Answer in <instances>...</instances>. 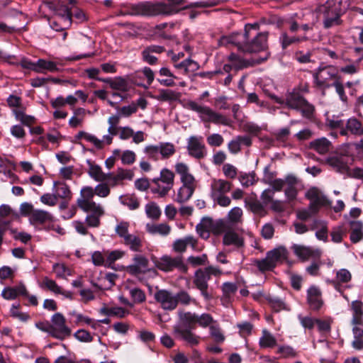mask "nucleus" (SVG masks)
Instances as JSON below:
<instances>
[{
  "label": "nucleus",
  "instance_id": "obj_1",
  "mask_svg": "<svg viewBox=\"0 0 363 363\" xmlns=\"http://www.w3.org/2000/svg\"><path fill=\"white\" fill-rule=\"evenodd\" d=\"M259 24H246L243 34L235 33L223 36L220 40L221 45H234L243 52H257L267 47L268 33L259 32Z\"/></svg>",
  "mask_w": 363,
  "mask_h": 363
},
{
  "label": "nucleus",
  "instance_id": "obj_2",
  "mask_svg": "<svg viewBox=\"0 0 363 363\" xmlns=\"http://www.w3.org/2000/svg\"><path fill=\"white\" fill-rule=\"evenodd\" d=\"M169 3L144 1L132 4L128 13L133 16H169L179 12L177 6L182 5L186 0H168Z\"/></svg>",
  "mask_w": 363,
  "mask_h": 363
},
{
  "label": "nucleus",
  "instance_id": "obj_3",
  "mask_svg": "<svg viewBox=\"0 0 363 363\" xmlns=\"http://www.w3.org/2000/svg\"><path fill=\"white\" fill-rule=\"evenodd\" d=\"M53 12V16L49 19L50 27L56 31H62L72 24V7L68 8L61 2H49L45 4Z\"/></svg>",
  "mask_w": 363,
  "mask_h": 363
},
{
  "label": "nucleus",
  "instance_id": "obj_4",
  "mask_svg": "<svg viewBox=\"0 0 363 363\" xmlns=\"http://www.w3.org/2000/svg\"><path fill=\"white\" fill-rule=\"evenodd\" d=\"M186 107L199 114V118L203 122H211L216 125L230 126L232 121L224 115L217 113L210 107L200 105L196 101H189Z\"/></svg>",
  "mask_w": 363,
  "mask_h": 363
},
{
  "label": "nucleus",
  "instance_id": "obj_5",
  "mask_svg": "<svg viewBox=\"0 0 363 363\" xmlns=\"http://www.w3.org/2000/svg\"><path fill=\"white\" fill-rule=\"evenodd\" d=\"M221 274L219 268L213 266L199 269L195 272L193 283L206 300H210L212 298V296L208 292V282L211 276L219 277Z\"/></svg>",
  "mask_w": 363,
  "mask_h": 363
},
{
  "label": "nucleus",
  "instance_id": "obj_6",
  "mask_svg": "<svg viewBox=\"0 0 363 363\" xmlns=\"http://www.w3.org/2000/svg\"><path fill=\"white\" fill-rule=\"evenodd\" d=\"M72 330L66 324V318L60 313H56L50 320V336L63 340L71 336Z\"/></svg>",
  "mask_w": 363,
  "mask_h": 363
},
{
  "label": "nucleus",
  "instance_id": "obj_7",
  "mask_svg": "<svg viewBox=\"0 0 363 363\" xmlns=\"http://www.w3.org/2000/svg\"><path fill=\"white\" fill-rule=\"evenodd\" d=\"M173 335L174 337L189 347H196L201 342V337L196 334L191 327H185L181 324L173 326Z\"/></svg>",
  "mask_w": 363,
  "mask_h": 363
},
{
  "label": "nucleus",
  "instance_id": "obj_8",
  "mask_svg": "<svg viewBox=\"0 0 363 363\" xmlns=\"http://www.w3.org/2000/svg\"><path fill=\"white\" fill-rule=\"evenodd\" d=\"M95 196L94 189L89 186H84L80 191V196L77 200V204L84 212L89 210L101 211V205L93 201Z\"/></svg>",
  "mask_w": 363,
  "mask_h": 363
},
{
  "label": "nucleus",
  "instance_id": "obj_9",
  "mask_svg": "<svg viewBox=\"0 0 363 363\" xmlns=\"http://www.w3.org/2000/svg\"><path fill=\"white\" fill-rule=\"evenodd\" d=\"M155 264L157 268L164 272H170L175 268L184 273H186L188 270V267L184 263L182 257L172 258L167 255L163 256L160 259L156 260Z\"/></svg>",
  "mask_w": 363,
  "mask_h": 363
},
{
  "label": "nucleus",
  "instance_id": "obj_10",
  "mask_svg": "<svg viewBox=\"0 0 363 363\" xmlns=\"http://www.w3.org/2000/svg\"><path fill=\"white\" fill-rule=\"evenodd\" d=\"M305 196L311 201L309 207L312 213H317L320 207L330 206L331 203L323 192L317 187L310 188L306 192Z\"/></svg>",
  "mask_w": 363,
  "mask_h": 363
},
{
  "label": "nucleus",
  "instance_id": "obj_11",
  "mask_svg": "<svg viewBox=\"0 0 363 363\" xmlns=\"http://www.w3.org/2000/svg\"><path fill=\"white\" fill-rule=\"evenodd\" d=\"M154 297L163 310L173 311L177 307L175 294L168 290H158L155 293Z\"/></svg>",
  "mask_w": 363,
  "mask_h": 363
},
{
  "label": "nucleus",
  "instance_id": "obj_12",
  "mask_svg": "<svg viewBox=\"0 0 363 363\" xmlns=\"http://www.w3.org/2000/svg\"><path fill=\"white\" fill-rule=\"evenodd\" d=\"M271 98L274 100L276 103L285 106L289 108L295 110L298 109L301 103L304 99V97L296 90L288 91L286 94L284 99L275 95L271 96Z\"/></svg>",
  "mask_w": 363,
  "mask_h": 363
},
{
  "label": "nucleus",
  "instance_id": "obj_13",
  "mask_svg": "<svg viewBox=\"0 0 363 363\" xmlns=\"http://www.w3.org/2000/svg\"><path fill=\"white\" fill-rule=\"evenodd\" d=\"M186 147L189 155L194 158L201 159L206 155V148L201 136H190L187 140Z\"/></svg>",
  "mask_w": 363,
  "mask_h": 363
},
{
  "label": "nucleus",
  "instance_id": "obj_14",
  "mask_svg": "<svg viewBox=\"0 0 363 363\" xmlns=\"http://www.w3.org/2000/svg\"><path fill=\"white\" fill-rule=\"evenodd\" d=\"M337 76V69L333 66L319 67L313 74L315 82L319 86H328V82L335 79Z\"/></svg>",
  "mask_w": 363,
  "mask_h": 363
},
{
  "label": "nucleus",
  "instance_id": "obj_15",
  "mask_svg": "<svg viewBox=\"0 0 363 363\" xmlns=\"http://www.w3.org/2000/svg\"><path fill=\"white\" fill-rule=\"evenodd\" d=\"M291 249L295 255L303 262L310 259H319L322 254L320 250L303 245L294 244Z\"/></svg>",
  "mask_w": 363,
  "mask_h": 363
},
{
  "label": "nucleus",
  "instance_id": "obj_16",
  "mask_svg": "<svg viewBox=\"0 0 363 363\" xmlns=\"http://www.w3.org/2000/svg\"><path fill=\"white\" fill-rule=\"evenodd\" d=\"M352 280V274L347 269H340L336 272L335 277L328 282L331 284L336 291L340 292L344 298L348 301V297L344 294L343 284L349 283Z\"/></svg>",
  "mask_w": 363,
  "mask_h": 363
},
{
  "label": "nucleus",
  "instance_id": "obj_17",
  "mask_svg": "<svg viewBox=\"0 0 363 363\" xmlns=\"http://www.w3.org/2000/svg\"><path fill=\"white\" fill-rule=\"evenodd\" d=\"M149 261L143 255H136L133 257V264L127 267V272L133 275L144 274L147 269Z\"/></svg>",
  "mask_w": 363,
  "mask_h": 363
},
{
  "label": "nucleus",
  "instance_id": "obj_18",
  "mask_svg": "<svg viewBox=\"0 0 363 363\" xmlns=\"http://www.w3.org/2000/svg\"><path fill=\"white\" fill-rule=\"evenodd\" d=\"M232 184L223 179H213L211 188V197L219 196L229 192L231 189Z\"/></svg>",
  "mask_w": 363,
  "mask_h": 363
},
{
  "label": "nucleus",
  "instance_id": "obj_19",
  "mask_svg": "<svg viewBox=\"0 0 363 363\" xmlns=\"http://www.w3.org/2000/svg\"><path fill=\"white\" fill-rule=\"evenodd\" d=\"M307 300L312 309L318 310L323 305L320 290L316 286H311L307 291Z\"/></svg>",
  "mask_w": 363,
  "mask_h": 363
},
{
  "label": "nucleus",
  "instance_id": "obj_20",
  "mask_svg": "<svg viewBox=\"0 0 363 363\" xmlns=\"http://www.w3.org/2000/svg\"><path fill=\"white\" fill-rule=\"evenodd\" d=\"M320 13L323 15V27L326 29L342 24L341 16L344 12L327 13L325 10L324 13Z\"/></svg>",
  "mask_w": 363,
  "mask_h": 363
},
{
  "label": "nucleus",
  "instance_id": "obj_21",
  "mask_svg": "<svg viewBox=\"0 0 363 363\" xmlns=\"http://www.w3.org/2000/svg\"><path fill=\"white\" fill-rule=\"evenodd\" d=\"M308 147L320 155H325L330 152L332 143L329 140L323 137L312 140L310 142Z\"/></svg>",
  "mask_w": 363,
  "mask_h": 363
},
{
  "label": "nucleus",
  "instance_id": "obj_22",
  "mask_svg": "<svg viewBox=\"0 0 363 363\" xmlns=\"http://www.w3.org/2000/svg\"><path fill=\"white\" fill-rule=\"evenodd\" d=\"M350 308L352 312L351 324H363V302L359 300L352 301Z\"/></svg>",
  "mask_w": 363,
  "mask_h": 363
},
{
  "label": "nucleus",
  "instance_id": "obj_23",
  "mask_svg": "<svg viewBox=\"0 0 363 363\" xmlns=\"http://www.w3.org/2000/svg\"><path fill=\"white\" fill-rule=\"evenodd\" d=\"M187 245H190L194 250L196 249L197 240L193 236L177 239L173 242L172 247L174 251L177 252H184L186 251Z\"/></svg>",
  "mask_w": 363,
  "mask_h": 363
},
{
  "label": "nucleus",
  "instance_id": "obj_24",
  "mask_svg": "<svg viewBox=\"0 0 363 363\" xmlns=\"http://www.w3.org/2000/svg\"><path fill=\"white\" fill-rule=\"evenodd\" d=\"M52 220L53 216L50 212L40 209H35L29 218V220L32 224H43L46 222L52 221Z\"/></svg>",
  "mask_w": 363,
  "mask_h": 363
},
{
  "label": "nucleus",
  "instance_id": "obj_25",
  "mask_svg": "<svg viewBox=\"0 0 363 363\" xmlns=\"http://www.w3.org/2000/svg\"><path fill=\"white\" fill-rule=\"evenodd\" d=\"M214 221L210 218H203L196 225V231L203 239H208L213 230Z\"/></svg>",
  "mask_w": 363,
  "mask_h": 363
},
{
  "label": "nucleus",
  "instance_id": "obj_26",
  "mask_svg": "<svg viewBox=\"0 0 363 363\" xmlns=\"http://www.w3.org/2000/svg\"><path fill=\"white\" fill-rule=\"evenodd\" d=\"M99 313L106 316H114L120 318H125L129 314V311L120 306L108 307L104 305L100 309Z\"/></svg>",
  "mask_w": 363,
  "mask_h": 363
},
{
  "label": "nucleus",
  "instance_id": "obj_27",
  "mask_svg": "<svg viewBox=\"0 0 363 363\" xmlns=\"http://www.w3.org/2000/svg\"><path fill=\"white\" fill-rule=\"evenodd\" d=\"M2 296L7 300L15 299L18 296H27V290L23 284H20L16 287H6L1 293Z\"/></svg>",
  "mask_w": 363,
  "mask_h": 363
},
{
  "label": "nucleus",
  "instance_id": "obj_28",
  "mask_svg": "<svg viewBox=\"0 0 363 363\" xmlns=\"http://www.w3.org/2000/svg\"><path fill=\"white\" fill-rule=\"evenodd\" d=\"M350 240L357 243L363 239V223L360 220H352L350 222Z\"/></svg>",
  "mask_w": 363,
  "mask_h": 363
},
{
  "label": "nucleus",
  "instance_id": "obj_29",
  "mask_svg": "<svg viewBox=\"0 0 363 363\" xmlns=\"http://www.w3.org/2000/svg\"><path fill=\"white\" fill-rule=\"evenodd\" d=\"M342 4V0H327L325 4L318 7V12L324 13L325 9L327 13L345 12Z\"/></svg>",
  "mask_w": 363,
  "mask_h": 363
},
{
  "label": "nucleus",
  "instance_id": "obj_30",
  "mask_svg": "<svg viewBox=\"0 0 363 363\" xmlns=\"http://www.w3.org/2000/svg\"><path fill=\"white\" fill-rule=\"evenodd\" d=\"M88 174L94 181L104 182L107 180V173L103 172L101 167L96 164L89 162Z\"/></svg>",
  "mask_w": 363,
  "mask_h": 363
},
{
  "label": "nucleus",
  "instance_id": "obj_31",
  "mask_svg": "<svg viewBox=\"0 0 363 363\" xmlns=\"http://www.w3.org/2000/svg\"><path fill=\"white\" fill-rule=\"evenodd\" d=\"M287 255L288 252L284 247L274 248L267 253L268 258L270 259L274 267L278 262L285 260L287 258Z\"/></svg>",
  "mask_w": 363,
  "mask_h": 363
},
{
  "label": "nucleus",
  "instance_id": "obj_32",
  "mask_svg": "<svg viewBox=\"0 0 363 363\" xmlns=\"http://www.w3.org/2000/svg\"><path fill=\"white\" fill-rule=\"evenodd\" d=\"M347 131L354 135H360L363 132L362 123L356 118H351L347 122L346 129H341L340 134L346 135Z\"/></svg>",
  "mask_w": 363,
  "mask_h": 363
},
{
  "label": "nucleus",
  "instance_id": "obj_33",
  "mask_svg": "<svg viewBox=\"0 0 363 363\" xmlns=\"http://www.w3.org/2000/svg\"><path fill=\"white\" fill-rule=\"evenodd\" d=\"M208 330L209 336L216 344L220 345L225 342V335L218 322L210 327Z\"/></svg>",
  "mask_w": 363,
  "mask_h": 363
},
{
  "label": "nucleus",
  "instance_id": "obj_34",
  "mask_svg": "<svg viewBox=\"0 0 363 363\" xmlns=\"http://www.w3.org/2000/svg\"><path fill=\"white\" fill-rule=\"evenodd\" d=\"M181 93L172 89H159L155 99L162 101H174L180 99Z\"/></svg>",
  "mask_w": 363,
  "mask_h": 363
},
{
  "label": "nucleus",
  "instance_id": "obj_35",
  "mask_svg": "<svg viewBox=\"0 0 363 363\" xmlns=\"http://www.w3.org/2000/svg\"><path fill=\"white\" fill-rule=\"evenodd\" d=\"M53 192L58 199H70L72 193L68 185L65 183L55 182Z\"/></svg>",
  "mask_w": 363,
  "mask_h": 363
},
{
  "label": "nucleus",
  "instance_id": "obj_36",
  "mask_svg": "<svg viewBox=\"0 0 363 363\" xmlns=\"http://www.w3.org/2000/svg\"><path fill=\"white\" fill-rule=\"evenodd\" d=\"M58 70L57 63L55 62L44 59H39L37 61L36 72L38 73H45L47 72H54Z\"/></svg>",
  "mask_w": 363,
  "mask_h": 363
},
{
  "label": "nucleus",
  "instance_id": "obj_37",
  "mask_svg": "<svg viewBox=\"0 0 363 363\" xmlns=\"http://www.w3.org/2000/svg\"><path fill=\"white\" fill-rule=\"evenodd\" d=\"M174 173L167 169H163L160 172V177L152 179V183L158 184L159 183H164V185L172 188L174 185Z\"/></svg>",
  "mask_w": 363,
  "mask_h": 363
},
{
  "label": "nucleus",
  "instance_id": "obj_38",
  "mask_svg": "<svg viewBox=\"0 0 363 363\" xmlns=\"http://www.w3.org/2000/svg\"><path fill=\"white\" fill-rule=\"evenodd\" d=\"M146 230L150 234H160L165 236L169 234L171 227L167 223L150 224L146 225Z\"/></svg>",
  "mask_w": 363,
  "mask_h": 363
},
{
  "label": "nucleus",
  "instance_id": "obj_39",
  "mask_svg": "<svg viewBox=\"0 0 363 363\" xmlns=\"http://www.w3.org/2000/svg\"><path fill=\"white\" fill-rule=\"evenodd\" d=\"M121 204L126 206L130 210L134 211L140 207V201L134 194H127L119 197Z\"/></svg>",
  "mask_w": 363,
  "mask_h": 363
},
{
  "label": "nucleus",
  "instance_id": "obj_40",
  "mask_svg": "<svg viewBox=\"0 0 363 363\" xmlns=\"http://www.w3.org/2000/svg\"><path fill=\"white\" fill-rule=\"evenodd\" d=\"M327 163L340 172H345L347 170L348 166L343 156H334L327 159Z\"/></svg>",
  "mask_w": 363,
  "mask_h": 363
},
{
  "label": "nucleus",
  "instance_id": "obj_41",
  "mask_svg": "<svg viewBox=\"0 0 363 363\" xmlns=\"http://www.w3.org/2000/svg\"><path fill=\"white\" fill-rule=\"evenodd\" d=\"M259 344L261 348H272L277 345V340L270 332L264 329Z\"/></svg>",
  "mask_w": 363,
  "mask_h": 363
},
{
  "label": "nucleus",
  "instance_id": "obj_42",
  "mask_svg": "<svg viewBox=\"0 0 363 363\" xmlns=\"http://www.w3.org/2000/svg\"><path fill=\"white\" fill-rule=\"evenodd\" d=\"M223 242L225 245H233L236 247L243 245V240L237 233L232 231L225 233Z\"/></svg>",
  "mask_w": 363,
  "mask_h": 363
},
{
  "label": "nucleus",
  "instance_id": "obj_43",
  "mask_svg": "<svg viewBox=\"0 0 363 363\" xmlns=\"http://www.w3.org/2000/svg\"><path fill=\"white\" fill-rule=\"evenodd\" d=\"M123 243L134 252L141 251L143 246L140 238L134 234H130L128 236H126V238L123 241Z\"/></svg>",
  "mask_w": 363,
  "mask_h": 363
},
{
  "label": "nucleus",
  "instance_id": "obj_44",
  "mask_svg": "<svg viewBox=\"0 0 363 363\" xmlns=\"http://www.w3.org/2000/svg\"><path fill=\"white\" fill-rule=\"evenodd\" d=\"M228 60L231 62L232 66L236 69H242L252 66L253 63L248 60H245L243 58L239 57L235 53H231L228 56Z\"/></svg>",
  "mask_w": 363,
  "mask_h": 363
},
{
  "label": "nucleus",
  "instance_id": "obj_45",
  "mask_svg": "<svg viewBox=\"0 0 363 363\" xmlns=\"http://www.w3.org/2000/svg\"><path fill=\"white\" fill-rule=\"evenodd\" d=\"M89 212H91L92 213L88 215L86 217V223L88 226L92 228H96L100 225V218L104 214V210L101 206V211H95L94 210H89Z\"/></svg>",
  "mask_w": 363,
  "mask_h": 363
},
{
  "label": "nucleus",
  "instance_id": "obj_46",
  "mask_svg": "<svg viewBox=\"0 0 363 363\" xmlns=\"http://www.w3.org/2000/svg\"><path fill=\"white\" fill-rule=\"evenodd\" d=\"M238 290L235 284L231 282H225L222 286L223 298L222 300L230 302L231 298Z\"/></svg>",
  "mask_w": 363,
  "mask_h": 363
},
{
  "label": "nucleus",
  "instance_id": "obj_47",
  "mask_svg": "<svg viewBox=\"0 0 363 363\" xmlns=\"http://www.w3.org/2000/svg\"><path fill=\"white\" fill-rule=\"evenodd\" d=\"M107 83L110 87L114 90L119 91H127L128 89V84L127 81L122 77H116L111 80H107Z\"/></svg>",
  "mask_w": 363,
  "mask_h": 363
},
{
  "label": "nucleus",
  "instance_id": "obj_48",
  "mask_svg": "<svg viewBox=\"0 0 363 363\" xmlns=\"http://www.w3.org/2000/svg\"><path fill=\"white\" fill-rule=\"evenodd\" d=\"M307 40H308V38L306 36H303L301 38L290 37L286 33H283L279 38V40L281 42V46L284 49L286 48L288 46L291 45V44L298 43L305 41Z\"/></svg>",
  "mask_w": 363,
  "mask_h": 363
},
{
  "label": "nucleus",
  "instance_id": "obj_49",
  "mask_svg": "<svg viewBox=\"0 0 363 363\" xmlns=\"http://www.w3.org/2000/svg\"><path fill=\"white\" fill-rule=\"evenodd\" d=\"M297 111H301L303 117L311 118L315 112V107L304 98Z\"/></svg>",
  "mask_w": 363,
  "mask_h": 363
},
{
  "label": "nucleus",
  "instance_id": "obj_50",
  "mask_svg": "<svg viewBox=\"0 0 363 363\" xmlns=\"http://www.w3.org/2000/svg\"><path fill=\"white\" fill-rule=\"evenodd\" d=\"M174 67L177 69L184 70L185 74H188L189 72L196 70L199 65L195 61L191 59H186L178 64H175Z\"/></svg>",
  "mask_w": 363,
  "mask_h": 363
},
{
  "label": "nucleus",
  "instance_id": "obj_51",
  "mask_svg": "<svg viewBox=\"0 0 363 363\" xmlns=\"http://www.w3.org/2000/svg\"><path fill=\"white\" fill-rule=\"evenodd\" d=\"M25 108L21 109H13V113L15 115L16 119L21 121L26 125H30L35 122V118L31 116H28L24 113Z\"/></svg>",
  "mask_w": 363,
  "mask_h": 363
},
{
  "label": "nucleus",
  "instance_id": "obj_52",
  "mask_svg": "<svg viewBox=\"0 0 363 363\" xmlns=\"http://www.w3.org/2000/svg\"><path fill=\"white\" fill-rule=\"evenodd\" d=\"M216 322H218L216 320H215L213 316L207 313H203L201 314H198V320H197V324L203 328H210L213 325H214Z\"/></svg>",
  "mask_w": 363,
  "mask_h": 363
},
{
  "label": "nucleus",
  "instance_id": "obj_53",
  "mask_svg": "<svg viewBox=\"0 0 363 363\" xmlns=\"http://www.w3.org/2000/svg\"><path fill=\"white\" fill-rule=\"evenodd\" d=\"M194 192V190L182 186L177 191L174 201L179 203H184L191 197Z\"/></svg>",
  "mask_w": 363,
  "mask_h": 363
},
{
  "label": "nucleus",
  "instance_id": "obj_54",
  "mask_svg": "<svg viewBox=\"0 0 363 363\" xmlns=\"http://www.w3.org/2000/svg\"><path fill=\"white\" fill-rule=\"evenodd\" d=\"M129 294L132 298L133 305L135 303H141L146 299L145 292L139 288L130 289Z\"/></svg>",
  "mask_w": 363,
  "mask_h": 363
},
{
  "label": "nucleus",
  "instance_id": "obj_55",
  "mask_svg": "<svg viewBox=\"0 0 363 363\" xmlns=\"http://www.w3.org/2000/svg\"><path fill=\"white\" fill-rule=\"evenodd\" d=\"M145 213L152 219H158L161 215V210L155 203H149L145 206Z\"/></svg>",
  "mask_w": 363,
  "mask_h": 363
},
{
  "label": "nucleus",
  "instance_id": "obj_56",
  "mask_svg": "<svg viewBox=\"0 0 363 363\" xmlns=\"http://www.w3.org/2000/svg\"><path fill=\"white\" fill-rule=\"evenodd\" d=\"M94 189L95 195L100 198H106L111 194V188L105 182H100V184H97Z\"/></svg>",
  "mask_w": 363,
  "mask_h": 363
},
{
  "label": "nucleus",
  "instance_id": "obj_57",
  "mask_svg": "<svg viewBox=\"0 0 363 363\" xmlns=\"http://www.w3.org/2000/svg\"><path fill=\"white\" fill-rule=\"evenodd\" d=\"M159 147L162 158H168L175 152L174 145L170 143H161Z\"/></svg>",
  "mask_w": 363,
  "mask_h": 363
},
{
  "label": "nucleus",
  "instance_id": "obj_58",
  "mask_svg": "<svg viewBox=\"0 0 363 363\" xmlns=\"http://www.w3.org/2000/svg\"><path fill=\"white\" fill-rule=\"evenodd\" d=\"M247 206L254 213L259 216H264L265 214L264 205L258 200H250L247 202Z\"/></svg>",
  "mask_w": 363,
  "mask_h": 363
},
{
  "label": "nucleus",
  "instance_id": "obj_59",
  "mask_svg": "<svg viewBox=\"0 0 363 363\" xmlns=\"http://www.w3.org/2000/svg\"><path fill=\"white\" fill-rule=\"evenodd\" d=\"M129 226L130 224L128 222L121 221L116 225L115 228L116 234L118 235V237L123 239V241L126 238V236L130 235L128 231Z\"/></svg>",
  "mask_w": 363,
  "mask_h": 363
},
{
  "label": "nucleus",
  "instance_id": "obj_60",
  "mask_svg": "<svg viewBox=\"0 0 363 363\" xmlns=\"http://www.w3.org/2000/svg\"><path fill=\"white\" fill-rule=\"evenodd\" d=\"M180 320L185 324L194 325L197 324L198 314L191 312H181L179 313Z\"/></svg>",
  "mask_w": 363,
  "mask_h": 363
},
{
  "label": "nucleus",
  "instance_id": "obj_61",
  "mask_svg": "<svg viewBox=\"0 0 363 363\" xmlns=\"http://www.w3.org/2000/svg\"><path fill=\"white\" fill-rule=\"evenodd\" d=\"M255 264L261 272L271 271L275 267L267 255L265 258L256 260Z\"/></svg>",
  "mask_w": 363,
  "mask_h": 363
},
{
  "label": "nucleus",
  "instance_id": "obj_62",
  "mask_svg": "<svg viewBox=\"0 0 363 363\" xmlns=\"http://www.w3.org/2000/svg\"><path fill=\"white\" fill-rule=\"evenodd\" d=\"M188 262L194 267L205 265L208 262V257L206 254L201 256H190L187 259Z\"/></svg>",
  "mask_w": 363,
  "mask_h": 363
},
{
  "label": "nucleus",
  "instance_id": "obj_63",
  "mask_svg": "<svg viewBox=\"0 0 363 363\" xmlns=\"http://www.w3.org/2000/svg\"><path fill=\"white\" fill-rule=\"evenodd\" d=\"M346 147L349 150L345 152V155H352L354 150H356L358 155H363V140H361L358 143L347 144Z\"/></svg>",
  "mask_w": 363,
  "mask_h": 363
},
{
  "label": "nucleus",
  "instance_id": "obj_64",
  "mask_svg": "<svg viewBox=\"0 0 363 363\" xmlns=\"http://www.w3.org/2000/svg\"><path fill=\"white\" fill-rule=\"evenodd\" d=\"M346 234V230L342 226H337L331 231L332 240L335 242H340L343 235Z\"/></svg>",
  "mask_w": 363,
  "mask_h": 363
}]
</instances>
